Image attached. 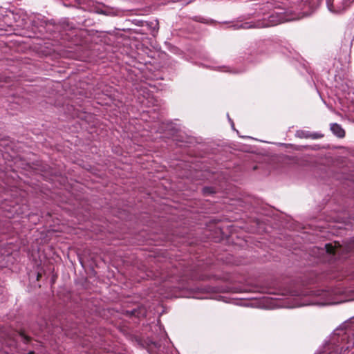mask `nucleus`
Here are the masks:
<instances>
[{
	"instance_id": "obj_1",
	"label": "nucleus",
	"mask_w": 354,
	"mask_h": 354,
	"mask_svg": "<svg viewBox=\"0 0 354 354\" xmlns=\"http://www.w3.org/2000/svg\"><path fill=\"white\" fill-rule=\"evenodd\" d=\"M330 129L333 131V133L339 138H343L345 136L344 130L338 124H332L330 126Z\"/></svg>"
},
{
	"instance_id": "obj_2",
	"label": "nucleus",
	"mask_w": 354,
	"mask_h": 354,
	"mask_svg": "<svg viewBox=\"0 0 354 354\" xmlns=\"http://www.w3.org/2000/svg\"><path fill=\"white\" fill-rule=\"evenodd\" d=\"M325 248L326 252L329 254H335L336 252L335 248L332 245V244H326Z\"/></svg>"
},
{
	"instance_id": "obj_3",
	"label": "nucleus",
	"mask_w": 354,
	"mask_h": 354,
	"mask_svg": "<svg viewBox=\"0 0 354 354\" xmlns=\"http://www.w3.org/2000/svg\"><path fill=\"white\" fill-rule=\"evenodd\" d=\"M338 302L334 301L330 299H326V300L321 303L322 305H329V304H337Z\"/></svg>"
},
{
	"instance_id": "obj_4",
	"label": "nucleus",
	"mask_w": 354,
	"mask_h": 354,
	"mask_svg": "<svg viewBox=\"0 0 354 354\" xmlns=\"http://www.w3.org/2000/svg\"><path fill=\"white\" fill-rule=\"evenodd\" d=\"M322 136H323L319 133H313V135L310 136V137L313 139L320 138Z\"/></svg>"
},
{
	"instance_id": "obj_5",
	"label": "nucleus",
	"mask_w": 354,
	"mask_h": 354,
	"mask_svg": "<svg viewBox=\"0 0 354 354\" xmlns=\"http://www.w3.org/2000/svg\"><path fill=\"white\" fill-rule=\"evenodd\" d=\"M328 7L329 8V10L333 12H335V13H339L341 12L340 10H333L330 5L328 3Z\"/></svg>"
},
{
	"instance_id": "obj_6",
	"label": "nucleus",
	"mask_w": 354,
	"mask_h": 354,
	"mask_svg": "<svg viewBox=\"0 0 354 354\" xmlns=\"http://www.w3.org/2000/svg\"><path fill=\"white\" fill-rule=\"evenodd\" d=\"M323 295L324 297H326L329 295V293L328 292H323Z\"/></svg>"
},
{
	"instance_id": "obj_7",
	"label": "nucleus",
	"mask_w": 354,
	"mask_h": 354,
	"mask_svg": "<svg viewBox=\"0 0 354 354\" xmlns=\"http://www.w3.org/2000/svg\"><path fill=\"white\" fill-rule=\"evenodd\" d=\"M352 292H354V288L351 290Z\"/></svg>"
}]
</instances>
